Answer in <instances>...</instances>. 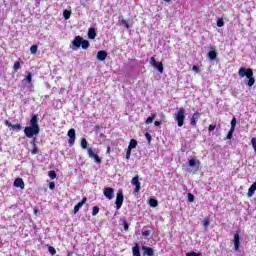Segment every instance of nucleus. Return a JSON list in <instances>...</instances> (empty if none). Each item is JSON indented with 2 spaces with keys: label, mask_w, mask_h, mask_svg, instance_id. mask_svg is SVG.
I'll return each instance as SVG.
<instances>
[{
  "label": "nucleus",
  "mask_w": 256,
  "mask_h": 256,
  "mask_svg": "<svg viewBox=\"0 0 256 256\" xmlns=\"http://www.w3.org/2000/svg\"><path fill=\"white\" fill-rule=\"evenodd\" d=\"M239 77H247L248 79V87H253L255 85V77H253V69L251 68H240L238 71Z\"/></svg>",
  "instance_id": "nucleus-1"
},
{
  "label": "nucleus",
  "mask_w": 256,
  "mask_h": 256,
  "mask_svg": "<svg viewBox=\"0 0 256 256\" xmlns=\"http://www.w3.org/2000/svg\"><path fill=\"white\" fill-rule=\"evenodd\" d=\"M72 45L76 47V49H79V47H82V49H89V41L83 39L81 36H76L74 40L72 41Z\"/></svg>",
  "instance_id": "nucleus-2"
},
{
  "label": "nucleus",
  "mask_w": 256,
  "mask_h": 256,
  "mask_svg": "<svg viewBox=\"0 0 256 256\" xmlns=\"http://www.w3.org/2000/svg\"><path fill=\"white\" fill-rule=\"evenodd\" d=\"M175 121L177 122L178 127L185 125V109L180 108L175 116Z\"/></svg>",
  "instance_id": "nucleus-3"
},
{
  "label": "nucleus",
  "mask_w": 256,
  "mask_h": 256,
  "mask_svg": "<svg viewBox=\"0 0 256 256\" xmlns=\"http://www.w3.org/2000/svg\"><path fill=\"white\" fill-rule=\"evenodd\" d=\"M40 128H35L33 126H27L24 128V135L31 139L35 135H39Z\"/></svg>",
  "instance_id": "nucleus-4"
},
{
  "label": "nucleus",
  "mask_w": 256,
  "mask_h": 256,
  "mask_svg": "<svg viewBox=\"0 0 256 256\" xmlns=\"http://www.w3.org/2000/svg\"><path fill=\"white\" fill-rule=\"evenodd\" d=\"M123 201H125V197L123 196V190H118L117 195H116V209L119 210L123 206Z\"/></svg>",
  "instance_id": "nucleus-5"
},
{
  "label": "nucleus",
  "mask_w": 256,
  "mask_h": 256,
  "mask_svg": "<svg viewBox=\"0 0 256 256\" xmlns=\"http://www.w3.org/2000/svg\"><path fill=\"white\" fill-rule=\"evenodd\" d=\"M150 65H152V67H155V69H157L159 73H163V62H157V60H155V57L150 58Z\"/></svg>",
  "instance_id": "nucleus-6"
},
{
  "label": "nucleus",
  "mask_w": 256,
  "mask_h": 256,
  "mask_svg": "<svg viewBox=\"0 0 256 256\" xmlns=\"http://www.w3.org/2000/svg\"><path fill=\"white\" fill-rule=\"evenodd\" d=\"M103 193L106 196V199H109V201H111V199H113L115 195V190H113V188L111 187H107L103 190Z\"/></svg>",
  "instance_id": "nucleus-7"
},
{
  "label": "nucleus",
  "mask_w": 256,
  "mask_h": 256,
  "mask_svg": "<svg viewBox=\"0 0 256 256\" xmlns=\"http://www.w3.org/2000/svg\"><path fill=\"white\" fill-rule=\"evenodd\" d=\"M30 127L40 129L39 128V115L38 114L33 115L32 118L30 119Z\"/></svg>",
  "instance_id": "nucleus-8"
},
{
  "label": "nucleus",
  "mask_w": 256,
  "mask_h": 256,
  "mask_svg": "<svg viewBox=\"0 0 256 256\" xmlns=\"http://www.w3.org/2000/svg\"><path fill=\"white\" fill-rule=\"evenodd\" d=\"M4 125H6V127H11L14 131H21V129H23L21 124H11L9 120H4Z\"/></svg>",
  "instance_id": "nucleus-9"
},
{
  "label": "nucleus",
  "mask_w": 256,
  "mask_h": 256,
  "mask_svg": "<svg viewBox=\"0 0 256 256\" xmlns=\"http://www.w3.org/2000/svg\"><path fill=\"white\" fill-rule=\"evenodd\" d=\"M68 137H69L68 144L70 145V147L75 145V129L71 128L68 131Z\"/></svg>",
  "instance_id": "nucleus-10"
},
{
  "label": "nucleus",
  "mask_w": 256,
  "mask_h": 256,
  "mask_svg": "<svg viewBox=\"0 0 256 256\" xmlns=\"http://www.w3.org/2000/svg\"><path fill=\"white\" fill-rule=\"evenodd\" d=\"M197 119H201V113L199 112H195L193 115H192V118L190 120V125L192 127H197Z\"/></svg>",
  "instance_id": "nucleus-11"
},
{
  "label": "nucleus",
  "mask_w": 256,
  "mask_h": 256,
  "mask_svg": "<svg viewBox=\"0 0 256 256\" xmlns=\"http://www.w3.org/2000/svg\"><path fill=\"white\" fill-rule=\"evenodd\" d=\"M85 203H87V197H84L78 204L74 206V214L79 213V209H81Z\"/></svg>",
  "instance_id": "nucleus-12"
},
{
  "label": "nucleus",
  "mask_w": 256,
  "mask_h": 256,
  "mask_svg": "<svg viewBox=\"0 0 256 256\" xmlns=\"http://www.w3.org/2000/svg\"><path fill=\"white\" fill-rule=\"evenodd\" d=\"M30 143L33 146V149L31 150V154L37 155L39 153V148L37 147V138H33Z\"/></svg>",
  "instance_id": "nucleus-13"
},
{
  "label": "nucleus",
  "mask_w": 256,
  "mask_h": 256,
  "mask_svg": "<svg viewBox=\"0 0 256 256\" xmlns=\"http://www.w3.org/2000/svg\"><path fill=\"white\" fill-rule=\"evenodd\" d=\"M96 58L98 61H105L107 59V52L105 50L98 51Z\"/></svg>",
  "instance_id": "nucleus-14"
},
{
  "label": "nucleus",
  "mask_w": 256,
  "mask_h": 256,
  "mask_svg": "<svg viewBox=\"0 0 256 256\" xmlns=\"http://www.w3.org/2000/svg\"><path fill=\"white\" fill-rule=\"evenodd\" d=\"M14 187H19L20 189H25V182L22 178H16L14 181Z\"/></svg>",
  "instance_id": "nucleus-15"
},
{
  "label": "nucleus",
  "mask_w": 256,
  "mask_h": 256,
  "mask_svg": "<svg viewBox=\"0 0 256 256\" xmlns=\"http://www.w3.org/2000/svg\"><path fill=\"white\" fill-rule=\"evenodd\" d=\"M239 245H241V242H240L239 231H237L234 234V247H235L236 251L239 250Z\"/></svg>",
  "instance_id": "nucleus-16"
},
{
  "label": "nucleus",
  "mask_w": 256,
  "mask_h": 256,
  "mask_svg": "<svg viewBox=\"0 0 256 256\" xmlns=\"http://www.w3.org/2000/svg\"><path fill=\"white\" fill-rule=\"evenodd\" d=\"M255 191H256V182H254L248 189L247 197H253V195H255Z\"/></svg>",
  "instance_id": "nucleus-17"
},
{
  "label": "nucleus",
  "mask_w": 256,
  "mask_h": 256,
  "mask_svg": "<svg viewBox=\"0 0 256 256\" xmlns=\"http://www.w3.org/2000/svg\"><path fill=\"white\" fill-rule=\"evenodd\" d=\"M96 37H97V31H95V28H89L88 38L95 39Z\"/></svg>",
  "instance_id": "nucleus-18"
},
{
  "label": "nucleus",
  "mask_w": 256,
  "mask_h": 256,
  "mask_svg": "<svg viewBox=\"0 0 256 256\" xmlns=\"http://www.w3.org/2000/svg\"><path fill=\"white\" fill-rule=\"evenodd\" d=\"M142 249L144 251V255L153 256V248L143 246Z\"/></svg>",
  "instance_id": "nucleus-19"
},
{
  "label": "nucleus",
  "mask_w": 256,
  "mask_h": 256,
  "mask_svg": "<svg viewBox=\"0 0 256 256\" xmlns=\"http://www.w3.org/2000/svg\"><path fill=\"white\" fill-rule=\"evenodd\" d=\"M132 253H133L134 256H141L139 244H136V245L132 248Z\"/></svg>",
  "instance_id": "nucleus-20"
},
{
  "label": "nucleus",
  "mask_w": 256,
  "mask_h": 256,
  "mask_svg": "<svg viewBox=\"0 0 256 256\" xmlns=\"http://www.w3.org/2000/svg\"><path fill=\"white\" fill-rule=\"evenodd\" d=\"M208 58L210 61H215L217 59V52L215 50L208 52Z\"/></svg>",
  "instance_id": "nucleus-21"
},
{
  "label": "nucleus",
  "mask_w": 256,
  "mask_h": 256,
  "mask_svg": "<svg viewBox=\"0 0 256 256\" xmlns=\"http://www.w3.org/2000/svg\"><path fill=\"white\" fill-rule=\"evenodd\" d=\"M155 117H157V114H151V116H149L145 121L146 125H150V123H153V121H155Z\"/></svg>",
  "instance_id": "nucleus-22"
},
{
  "label": "nucleus",
  "mask_w": 256,
  "mask_h": 256,
  "mask_svg": "<svg viewBox=\"0 0 256 256\" xmlns=\"http://www.w3.org/2000/svg\"><path fill=\"white\" fill-rule=\"evenodd\" d=\"M137 147V140L131 139L128 145V149H135Z\"/></svg>",
  "instance_id": "nucleus-23"
},
{
  "label": "nucleus",
  "mask_w": 256,
  "mask_h": 256,
  "mask_svg": "<svg viewBox=\"0 0 256 256\" xmlns=\"http://www.w3.org/2000/svg\"><path fill=\"white\" fill-rule=\"evenodd\" d=\"M149 205H150V207H157L159 205V202L157 201V199L150 198Z\"/></svg>",
  "instance_id": "nucleus-24"
},
{
  "label": "nucleus",
  "mask_w": 256,
  "mask_h": 256,
  "mask_svg": "<svg viewBox=\"0 0 256 256\" xmlns=\"http://www.w3.org/2000/svg\"><path fill=\"white\" fill-rule=\"evenodd\" d=\"M63 17H64L65 21H68V19H71V11L64 10L63 11Z\"/></svg>",
  "instance_id": "nucleus-25"
},
{
  "label": "nucleus",
  "mask_w": 256,
  "mask_h": 256,
  "mask_svg": "<svg viewBox=\"0 0 256 256\" xmlns=\"http://www.w3.org/2000/svg\"><path fill=\"white\" fill-rule=\"evenodd\" d=\"M97 153H99V152H97ZM97 153L90 156V159H94L95 163H101V157H99V155Z\"/></svg>",
  "instance_id": "nucleus-26"
},
{
  "label": "nucleus",
  "mask_w": 256,
  "mask_h": 256,
  "mask_svg": "<svg viewBox=\"0 0 256 256\" xmlns=\"http://www.w3.org/2000/svg\"><path fill=\"white\" fill-rule=\"evenodd\" d=\"M131 183L134 186L141 185V182H139V176L133 177Z\"/></svg>",
  "instance_id": "nucleus-27"
},
{
  "label": "nucleus",
  "mask_w": 256,
  "mask_h": 256,
  "mask_svg": "<svg viewBox=\"0 0 256 256\" xmlns=\"http://www.w3.org/2000/svg\"><path fill=\"white\" fill-rule=\"evenodd\" d=\"M48 177H50V179H57V172H55L54 170H50L48 172Z\"/></svg>",
  "instance_id": "nucleus-28"
},
{
  "label": "nucleus",
  "mask_w": 256,
  "mask_h": 256,
  "mask_svg": "<svg viewBox=\"0 0 256 256\" xmlns=\"http://www.w3.org/2000/svg\"><path fill=\"white\" fill-rule=\"evenodd\" d=\"M13 69L15 72L19 71V69H21V62L19 61L14 62Z\"/></svg>",
  "instance_id": "nucleus-29"
},
{
  "label": "nucleus",
  "mask_w": 256,
  "mask_h": 256,
  "mask_svg": "<svg viewBox=\"0 0 256 256\" xmlns=\"http://www.w3.org/2000/svg\"><path fill=\"white\" fill-rule=\"evenodd\" d=\"M37 51H38V46L37 45H32L30 47V52H31L32 55H36Z\"/></svg>",
  "instance_id": "nucleus-30"
},
{
  "label": "nucleus",
  "mask_w": 256,
  "mask_h": 256,
  "mask_svg": "<svg viewBox=\"0 0 256 256\" xmlns=\"http://www.w3.org/2000/svg\"><path fill=\"white\" fill-rule=\"evenodd\" d=\"M233 133H235V129L230 128V130H229L225 139H233Z\"/></svg>",
  "instance_id": "nucleus-31"
},
{
  "label": "nucleus",
  "mask_w": 256,
  "mask_h": 256,
  "mask_svg": "<svg viewBox=\"0 0 256 256\" xmlns=\"http://www.w3.org/2000/svg\"><path fill=\"white\" fill-rule=\"evenodd\" d=\"M88 145H89V143L87 142V139L82 138V140H81V147H82V149H87Z\"/></svg>",
  "instance_id": "nucleus-32"
},
{
  "label": "nucleus",
  "mask_w": 256,
  "mask_h": 256,
  "mask_svg": "<svg viewBox=\"0 0 256 256\" xmlns=\"http://www.w3.org/2000/svg\"><path fill=\"white\" fill-rule=\"evenodd\" d=\"M87 151H88L89 157H92L94 154L97 153V150H96V149H93V148H91V147H89V148L87 149Z\"/></svg>",
  "instance_id": "nucleus-33"
},
{
  "label": "nucleus",
  "mask_w": 256,
  "mask_h": 256,
  "mask_svg": "<svg viewBox=\"0 0 256 256\" xmlns=\"http://www.w3.org/2000/svg\"><path fill=\"white\" fill-rule=\"evenodd\" d=\"M98 214H99V207L94 206V207L92 208V217H95V216L98 215Z\"/></svg>",
  "instance_id": "nucleus-34"
},
{
  "label": "nucleus",
  "mask_w": 256,
  "mask_h": 256,
  "mask_svg": "<svg viewBox=\"0 0 256 256\" xmlns=\"http://www.w3.org/2000/svg\"><path fill=\"white\" fill-rule=\"evenodd\" d=\"M225 25V21L223 20V18H219L217 20V27H223Z\"/></svg>",
  "instance_id": "nucleus-35"
},
{
  "label": "nucleus",
  "mask_w": 256,
  "mask_h": 256,
  "mask_svg": "<svg viewBox=\"0 0 256 256\" xmlns=\"http://www.w3.org/2000/svg\"><path fill=\"white\" fill-rule=\"evenodd\" d=\"M25 79H26L27 83L30 84L33 81V75L31 73H28Z\"/></svg>",
  "instance_id": "nucleus-36"
},
{
  "label": "nucleus",
  "mask_w": 256,
  "mask_h": 256,
  "mask_svg": "<svg viewBox=\"0 0 256 256\" xmlns=\"http://www.w3.org/2000/svg\"><path fill=\"white\" fill-rule=\"evenodd\" d=\"M235 127H237V118H233L231 120V128L230 129H235Z\"/></svg>",
  "instance_id": "nucleus-37"
},
{
  "label": "nucleus",
  "mask_w": 256,
  "mask_h": 256,
  "mask_svg": "<svg viewBox=\"0 0 256 256\" xmlns=\"http://www.w3.org/2000/svg\"><path fill=\"white\" fill-rule=\"evenodd\" d=\"M48 251H49L50 255H52V256L57 253V250H55V248L53 246H49Z\"/></svg>",
  "instance_id": "nucleus-38"
},
{
  "label": "nucleus",
  "mask_w": 256,
  "mask_h": 256,
  "mask_svg": "<svg viewBox=\"0 0 256 256\" xmlns=\"http://www.w3.org/2000/svg\"><path fill=\"white\" fill-rule=\"evenodd\" d=\"M188 201H189V203H193L195 201V195L189 193L188 194Z\"/></svg>",
  "instance_id": "nucleus-39"
},
{
  "label": "nucleus",
  "mask_w": 256,
  "mask_h": 256,
  "mask_svg": "<svg viewBox=\"0 0 256 256\" xmlns=\"http://www.w3.org/2000/svg\"><path fill=\"white\" fill-rule=\"evenodd\" d=\"M192 71H194V73H201V68H199V66L197 65H194L192 67Z\"/></svg>",
  "instance_id": "nucleus-40"
},
{
  "label": "nucleus",
  "mask_w": 256,
  "mask_h": 256,
  "mask_svg": "<svg viewBox=\"0 0 256 256\" xmlns=\"http://www.w3.org/2000/svg\"><path fill=\"white\" fill-rule=\"evenodd\" d=\"M131 151H132L131 148H127V151H126V159L127 160L131 159Z\"/></svg>",
  "instance_id": "nucleus-41"
},
{
  "label": "nucleus",
  "mask_w": 256,
  "mask_h": 256,
  "mask_svg": "<svg viewBox=\"0 0 256 256\" xmlns=\"http://www.w3.org/2000/svg\"><path fill=\"white\" fill-rule=\"evenodd\" d=\"M209 224H210L209 218H205V219L203 220V222H202L203 227H209Z\"/></svg>",
  "instance_id": "nucleus-42"
},
{
  "label": "nucleus",
  "mask_w": 256,
  "mask_h": 256,
  "mask_svg": "<svg viewBox=\"0 0 256 256\" xmlns=\"http://www.w3.org/2000/svg\"><path fill=\"white\" fill-rule=\"evenodd\" d=\"M142 235H143V237H149V235H151V230L142 231Z\"/></svg>",
  "instance_id": "nucleus-43"
},
{
  "label": "nucleus",
  "mask_w": 256,
  "mask_h": 256,
  "mask_svg": "<svg viewBox=\"0 0 256 256\" xmlns=\"http://www.w3.org/2000/svg\"><path fill=\"white\" fill-rule=\"evenodd\" d=\"M123 227H124V231H129V224L127 223V220L123 221Z\"/></svg>",
  "instance_id": "nucleus-44"
},
{
  "label": "nucleus",
  "mask_w": 256,
  "mask_h": 256,
  "mask_svg": "<svg viewBox=\"0 0 256 256\" xmlns=\"http://www.w3.org/2000/svg\"><path fill=\"white\" fill-rule=\"evenodd\" d=\"M196 164H197V161H195V159H190L189 160V166L190 167H195Z\"/></svg>",
  "instance_id": "nucleus-45"
},
{
  "label": "nucleus",
  "mask_w": 256,
  "mask_h": 256,
  "mask_svg": "<svg viewBox=\"0 0 256 256\" xmlns=\"http://www.w3.org/2000/svg\"><path fill=\"white\" fill-rule=\"evenodd\" d=\"M121 23H122V25H124V27H126V29H129V23L127 22V20L122 19Z\"/></svg>",
  "instance_id": "nucleus-46"
},
{
  "label": "nucleus",
  "mask_w": 256,
  "mask_h": 256,
  "mask_svg": "<svg viewBox=\"0 0 256 256\" xmlns=\"http://www.w3.org/2000/svg\"><path fill=\"white\" fill-rule=\"evenodd\" d=\"M251 143H252V147H253V149H254V151L256 153V138H252L251 139Z\"/></svg>",
  "instance_id": "nucleus-47"
},
{
  "label": "nucleus",
  "mask_w": 256,
  "mask_h": 256,
  "mask_svg": "<svg viewBox=\"0 0 256 256\" xmlns=\"http://www.w3.org/2000/svg\"><path fill=\"white\" fill-rule=\"evenodd\" d=\"M186 256H201V253H196V252H188Z\"/></svg>",
  "instance_id": "nucleus-48"
},
{
  "label": "nucleus",
  "mask_w": 256,
  "mask_h": 256,
  "mask_svg": "<svg viewBox=\"0 0 256 256\" xmlns=\"http://www.w3.org/2000/svg\"><path fill=\"white\" fill-rule=\"evenodd\" d=\"M216 128H217V125L210 124L208 127V131H215Z\"/></svg>",
  "instance_id": "nucleus-49"
},
{
  "label": "nucleus",
  "mask_w": 256,
  "mask_h": 256,
  "mask_svg": "<svg viewBox=\"0 0 256 256\" xmlns=\"http://www.w3.org/2000/svg\"><path fill=\"white\" fill-rule=\"evenodd\" d=\"M139 191H141V184L136 185L134 189L135 193H139Z\"/></svg>",
  "instance_id": "nucleus-50"
},
{
  "label": "nucleus",
  "mask_w": 256,
  "mask_h": 256,
  "mask_svg": "<svg viewBox=\"0 0 256 256\" xmlns=\"http://www.w3.org/2000/svg\"><path fill=\"white\" fill-rule=\"evenodd\" d=\"M145 137H146V139H147V141H148V143H151V134H149V132H147L146 134H145Z\"/></svg>",
  "instance_id": "nucleus-51"
},
{
  "label": "nucleus",
  "mask_w": 256,
  "mask_h": 256,
  "mask_svg": "<svg viewBox=\"0 0 256 256\" xmlns=\"http://www.w3.org/2000/svg\"><path fill=\"white\" fill-rule=\"evenodd\" d=\"M49 189H50L51 191L55 190V182H50V183H49Z\"/></svg>",
  "instance_id": "nucleus-52"
},
{
  "label": "nucleus",
  "mask_w": 256,
  "mask_h": 256,
  "mask_svg": "<svg viewBox=\"0 0 256 256\" xmlns=\"http://www.w3.org/2000/svg\"><path fill=\"white\" fill-rule=\"evenodd\" d=\"M154 125H155V127H159V125H161V121H155Z\"/></svg>",
  "instance_id": "nucleus-53"
},
{
  "label": "nucleus",
  "mask_w": 256,
  "mask_h": 256,
  "mask_svg": "<svg viewBox=\"0 0 256 256\" xmlns=\"http://www.w3.org/2000/svg\"><path fill=\"white\" fill-rule=\"evenodd\" d=\"M110 151H111V147L108 146L107 153H110Z\"/></svg>",
  "instance_id": "nucleus-54"
},
{
  "label": "nucleus",
  "mask_w": 256,
  "mask_h": 256,
  "mask_svg": "<svg viewBox=\"0 0 256 256\" xmlns=\"http://www.w3.org/2000/svg\"><path fill=\"white\" fill-rule=\"evenodd\" d=\"M166 3H171V0H164Z\"/></svg>",
  "instance_id": "nucleus-55"
}]
</instances>
